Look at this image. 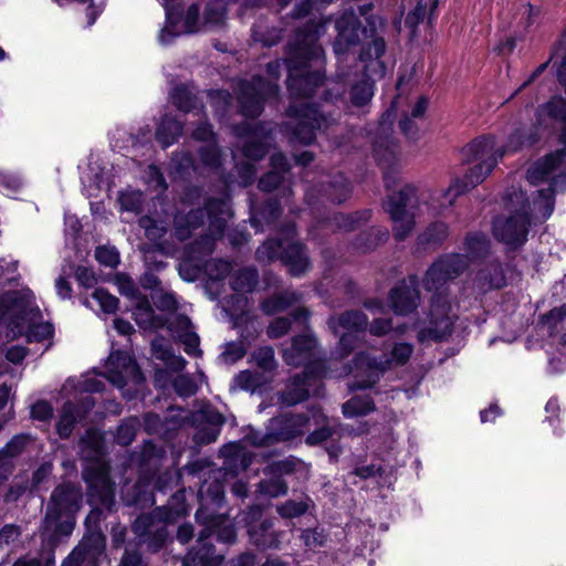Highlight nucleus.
<instances>
[{
    "label": "nucleus",
    "mask_w": 566,
    "mask_h": 566,
    "mask_svg": "<svg viewBox=\"0 0 566 566\" xmlns=\"http://www.w3.org/2000/svg\"><path fill=\"white\" fill-rule=\"evenodd\" d=\"M538 139L537 127L524 124H517L512 128L506 144L502 147H496L495 137L491 135L475 138L463 147L462 159L468 164L473 161L476 164L467 171L463 179L455 178L444 196L448 197L452 193L453 197H458L476 187L491 174L506 151H517L524 147H531Z\"/></svg>",
    "instance_id": "nucleus-1"
},
{
    "label": "nucleus",
    "mask_w": 566,
    "mask_h": 566,
    "mask_svg": "<svg viewBox=\"0 0 566 566\" xmlns=\"http://www.w3.org/2000/svg\"><path fill=\"white\" fill-rule=\"evenodd\" d=\"M324 30V24L308 21L289 44L286 85L293 97H311L324 84V51L318 44Z\"/></svg>",
    "instance_id": "nucleus-2"
},
{
    "label": "nucleus",
    "mask_w": 566,
    "mask_h": 566,
    "mask_svg": "<svg viewBox=\"0 0 566 566\" xmlns=\"http://www.w3.org/2000/svg\"><path fill=\"white\" fill-rule=\"evenodd\" d=\"M468 269L467 258L460 253H448L437 259L427 270L422 279L423 289L431 292L427 329L428 336L442 340L453 331L451 300L446 286Z\"/></svg>",
    "instance_id": "nucleus-3"
},
{
    "label": "nucleus",
    "mask_w": 566,
    "mask_h": 566,
    "mask_svg": "<svg viewBox=\"0 0 566 566\" xmlns=\"http://www.w3.org/2000/svg\"><path fill=\"white\" fill-rule=\"evenodd\" d=\"M82 504L83 490L78 482L62 481L55 485L42 521V536L50 546H57L73 533Z\"/></svg>",
    "instance_id": "nucleus-4"
},
{
    "label": "nucleus",
    "mask_w": 566,
    "mask_h": 566,
    "mask_svg": "<svg viewBox=\"0 0 566 566\" xmlns=\"http://www.w3.org/2000/svg\"><path fill=\"white\" fill-rule=\"evenodd\" d=\"M296 224L293 221L284 222L277 237L268 239L255 251V259L262 263H272L280 260L287 269L290 275L300 277L312 268L307 247L295 240Z\"/></svg>",
    "instance_id": "nucleus-5"
},
{
    "label": "nucleus",
    "mask_w": 566,
    "mask_h": 566,
    "mask_svg": "<svg viewBox=\"0 0 566 566\" xmlns=\"http://www.w3.org/2000/svg\"><path fill=\"white\" fill-rule=\"evenodd\" d=\"M506 216H497L492 221L495 240L511 250L523 247L528 237L531 222V201L525 191L512 187L505 193Z\"/></svg>",
    "instance_id": "nucleus-6"
},
{
    "label": "nucleus",
    "mask_w": 566,
    "mask_h": 566,
    "mask_svg": "<svg viewBox=\"0 0 566 566\" xmlns=\"http://www.w3.org/2000/svg\"><path fill=\"white\" fill-rule=\"evenodd\" d=\"M81 478L86 484V501L92 506L85 524L96 526L107 514L117 511L115 501V483L109 475V469L98 462H92L82 469Z\"/></svg>",
    "instance_id": "nucleus-7"
},
{
    "label": "nucleus",
    "mask_w": 566,
    "mask_h": 566,
    "mask_svg": "<svg viewBox=\"0 0 566 566\" xmlns=\"http://www.w3.org/2000/svg\"><path fill=\"white\" fill-rule=\"evenodd\" d=\"M265 72L271 80L262 75H253L251 80H242L238 84V103L240 113L244 117H259L264 109V103L279 95L280 86L276 80L281 75V63L279 61L266 63Z\"/></svg>",
    "instance_id": "nucleus-8"
},
{
    "label": "nucleus",
    "mask_w": 566,
    "mask_h": 566,
    "mask_svg": "<svg viewBox=\"0 0 566 566\" xmlns=\"http://www.w3.org/2000/svg\"><path fill=\"white\" fill-rule=\"evenodd\" d=\"M386 42L382 38H375L359 52L358 59L363 64L364 78L350 87L349 98L354 106L363 107L373 97V81L375 77H384L386 64L380 57L385 54Z\"/></svg>",
    "instance_id": "nucleus-9"
},
{
    "label": "nucleus",
    "mask_w": 566,
    "mask_h": 566,
    "mask_svg": "<svg viewBox=\"0 0 566 566\" xmlns=\"http://www.w3.org/2000/svg\"><path fill=\"white\" fill-rule=\"evenodd\" d=\"M241 522L248 542L260 552L280 551L285 532L275 527V518L265 514L261 504L249 505L242 512Z\"/></svg>",
    "instance_id": "nucleus-10"
},
{
    "label": "nucleus",
    "mask_w": 566,
    "mask_h": 566,
    "mask_svg": "<svg viewBox=\"0 0 566 566\" xmlns=\"http://www.w3.org/2000/svg\"><path fill=\"white\" fill-rule=\"evenodd\" d=\"M419 200L416 188L410 184L400 185L391 177V235L403 241L416 226Z\"/></svg>",
    "instance_id": "nucleus-11"
},
{
    "label": "nucleus",
    "mask_w": 566,
    "mask_h": 566,
    "mask_svg": "<svg viewBox=\"0 0 566 566\" xmlns=\"http://www.w3.org/2000/svg\"><path fill=\"white\" fill-rule=\"evenodd\" d=\"M545 107L547 115L563 125L559 135L563 147L538 159L527 169L526 178L534 185L547 178L558 165L566 163V99L554 97Z\"/></svg>",
    "instance_id": "nucleus-12"
},
{
    "label": "nucleus",
    "mask_w": 566,
    "mask_h": 566,
    "mask_svg": "<svg viewBox=\"0 0 566 566\" xmlns=\"http://www.w3.org/2000/svg\"><path fill=\"white\" fill-rule=\"evenodd\" d=\"M168 522L155 511L139 514L132 523L130 530L135 535L134 545L144 546L147 553L157 554L172 542Z\"/></svg>",
    "instance_id": "nucleus-13"
},
{
    "label": "nucleus",
    "mask_w": 566,
    "mask_h": 566,
    "mask_svg": "<svg viewBox=\"0 0 566 566\" xmlns=\"http://www.w3.org/2000/svg\"><path fill=\"white\" fill-rule=\"evenodd\" d=\"M286 113L295 119L291 124L292 139L303 145H311L316 138V132L327 123L326 116L315 103L291 104Z\"/></svg>",
    "instance_id": "nucleus-14"
},
{
    "label": "nucleus",
    "mask_w": 566,
    "mask_h": 566,
    "mask_svg": "<svg viewBox=\"0 0 566 566\" xmlns=\"http://www.w3.org/2000/svg\"><path fill=\"white\" fill-rule=\"evenodd\" d=\"M0 307L9 316L6 337L14 339L24 334L25 323L33 311V295L28 291H9L0 297Z\"/></svg>",
    "instance_id": "nucleus-15"
},
{
    "label": "nucleus",
    "mask_w": 566,
    "mask_h": 566,
    "mask_svg": "<svg viewBox=\"0 0 566 566\" xmlns=\"http://www.w3.org/2000/svg\"><path fill=\"white\" fill-rule=\"evenodd\" d=\"M387 364H389V358L386 354L380 359L365 352L356 354L348 365V371L353 375V380L348 385L349 389L354 391L373 387L379 376L385 373Z\"/></svg>",
    "instance_id": "nucleus-16"
},
{
    "label": "nucleus",
    "mask_w": 566,
    "mask_h": 566,
    "mask_svg": "<svg viewBox=\"0 0 566 566\" xmlns=\"http://www.w3.org/2000/svg\"><path fill=\"white\" fill-rule=\"evenodd\" d=\"M310 423L305 413H283L273 417L268 423V441L261 444H275L286 442L302 436Z\"/></svg>",
    "instance_id": "nucleus-17"
},
{
    "label": "nucleus",
    "mask_w": 566,
    "mask_h": 566,
    "mask_svg": "<svg viewBox=\"0 0 566 566\" xmlns=\"http://www.w3.org/2000/svg\"><path fill=\"white\" fill-rule=\"evenodd\" d=\"M321 376V366H306L302 373L290 378L284 389L279 392V401L292 407L307 400L311 387Z\"/></svg>",
    "instance_id": "nucleus-18"
},
{
    "label": "nucleus",
    "mask_w": 566,
    "mask_h": 566,
    "mask_svg": "<svg viewBox=\"0 0 566 566\" xmlns=\"http://www.w3.org/2000/svg\"><path fill=\"white\" fill-rule=\"evenodd\" d=\"M190 421L196 427L195 442L198 444H209L219 437L226 418L216 407L206 405L192 412Z\"/></svg>",
    "instance_id": "nucleus-19"
},
{
    "label": "nucleus",
    "mask_w": 566,
    "mask_h": 566,
    "mask_svg": "<svg viewBox=\"0 0 566 566\" xmlns=\"http://www.w3.org/2000/svg\"><path fill=\"white\" fill-rule=\"evenodd\" d=\"M337 36L334 42V52L345 54L349 46L356 45L361 38L367 36V29L361 27L360 20L353 8L345 10L335 23Z\"/></svg>",
    "instance_id": "nucleus-20"
},
{
    "label": "nucleus",
    "mask_w": 566,
    "mask_h": 566,
    "mask_svg": "<svg viewBox=\"0 0 566 566\" xmlns=\"http://www.w3.org/2000/svg\"><path fill=\"white\" fill-rule=\"evenodd\" d=\"M73 549L84 566H101L106 557V536L101 530H88Z\"/></svg>",
    "instance_id": "nucleus-21"
},
{
    "label": "nucleus",
    "mask_w": 566,
    "mask_h": 566,
    "mask_svg": "<svg viewBox=\"0 0 566 566\" xmlns=\"http://www.w3.org/2000/svg\"><path fill=\"white\" fill-rule=\"evenodd\" d=\"M207 533H199L196 544L182 558V566H221L224 554L218 552Z\"/></svg>",
    "instance_id": "nucleus-22"
},
{
    "label": "nucleus",
    "mask_w": 566,
    "mask_h": 566,
    "mask_svg": "<svg viewBox=\"0 0 566 566\" xmlns=\"http://www.w3.org/2000/svg\"><path fill=\"white\" fill-rule=\"evenodd\" d=\"M196 521L203 526L199 533H207L212 543L217 541L233 544L237 541V528L226 513H208L206 518H196Z\"/></svg>",
    "instance_id": "nucleus-23"
},
{
    "label": "nucleus",
    "mask_w": 566,
    "mask_h": 566,
    "mask_svg": "<svg viewBox=\"0 0 566 566\" xmlns=\"http://www.w3.org/2000/svg\"><path fill=\"white\" fill-rule=\"evenodd\" d=\"M420 300L416 277L403 280L395 289H391V311L397 315L406 316L416 312Z\"/></svg>",
    "instance_id": "nucleus-24"
},
{
    "label": "nucleus",
    "mask_w": 566,
    "mask_h": 566,
    "mask_svg": "<svg viewBox=\"0 0 566 566\" xmlns=\"http://www.w3.org/2000/svg\"><path fill=\"white\" fill-rule=\"evenodd\" d=\"M199 507L196 518H206L208 513H216L224 504V484L219 476L202 482L198 491Z\"/></svg>",
    "instance_id": "nucleus-25"
},
{
    "label": "nucleus",
    "mask_w": 566,
    "mask_h": 566,
    "mask_svg": "<svg viewBox=\"0 0 566 566\" xmlns=\"http://www.w3.org/2000/svg\"><path fill=\"white\" fill-rule=\"evenodd\" d=\"M223 463L219 469V476L233 479L244 472L252 463L253 455L239 443H229L220 449Z\"/></svg>",
    "instance_id": "nucleus-26"
},
{
    "label": "nucleus",
    "mask_w": 566,
    "mask_h": 566,
    "mask_svg": "<svg viewBox=\"0 0 566 566\" xmlns=\"http://www.w3.org/2000/svg\"><path fill=\"white\" fill-rule=\"evenodd\" d=\"M107 379L117 386L126 384V375L132 374L136 382L144 380L143 374L136 361L126 353L117 350L112 353L106 361Z\"/></svg>",
    "instance_id": "nucleus-27"
},
{
    "label": "nucleus",
    "mask_w": 566,
    "mask_h": 566,
    "mask_svg": "<svg viewBox=\"0 0 566 566\" xmlns=\"http://www.w3.org/2000/svg\"><path fill=\"white\" fill-rule=\"evenodd\" d=\"M122 501L125 506L136 510L151 507L156 503L153 481L149 476L143 475L132 485L122 489Z\"/></svg>",
    "instance_id": "nucleus-28"
},
{
    "label": "nucleus",
    "mask_w": 566,
    "mask_h": 566,
    "mask_svg": "<svg viewBox=\"0 0 566 566\" xmlns=\"http://www.w3.org/2000/svg\"><path fill=\"white\" fill-rule=\"evenodd\" d=\"M94 407V400L86 397L81 403L65 401L62 406L59 420L56 422V432L61 439H69L75 428V424Z\"/></svg>",
    "instance_id": "nucleus-29"
},
{
    "label": "nucleus",
    "mask_w": 566,
    "mask_h": 566,
    "mask_svg": "<svg viewBox=\"0 0 566 566\" xmlns=\"http://www.w3.org/2000/svg\"><path fill=\"white\" fill-rule=\"evenodd\" d=\"M316 345L317 340L314 336L307 334L296 335L292 338L291 345L283 348V360L293 367L310 366L308 363L315 355Z\"/></svg>",
    "instance_id": "nucleus-30"
},
{
    "label": "nucleus",
    "mask_w": 566,
    "mask_h": 566,
    "mask_svg": "<svg viewBox=\"0 0 566 566\" xmlns=\"http://www.w3.org/2000/svg\"><path fill=\"white\" fill-rule=\"evenodd\" d=\"M339 438L340 424H324L310 432L305 438V443L310 447H324L329 460L336 462L342 453V447L338 444Z\"/></svg>",
    "instance_id": "nucleus-31"
},
{
    "label": "nucleus",
    "mask_w": 566,
    "mask_h": 566,
    "mask_svg": "<svg viewBox=\"0 0 566 566\" xmlns=\"http://www.w3.org/2000/svg\"><path fill=\"white\" fill-rule=\"evenodd\" d=\"M473 284L482 293L504 287L506 275L502 262L499 259L488 262L478 271Z\"/></svg>",
    "instance_id": "nucleus-32"
},
{
    "label": "nucleus",
    "mask_w": 566,
    "mask_h": 566,
    "mask_svg": "<svg viewBox=\"0 0 566 566\" xmlns=\"http://www.w3.org/2000/svg\"><path fill=\"white\" fill-rule=\"evenodd\" d=\"M327 326L335 336L339 335L340 328L353 333H364L368 326V317L359 310H349L339 315L329 316Z\"/></svg>",
    "instance_id": "nucleus-33"
},
{
    "label": "nucleus",
    "mask_w": 566,
    "mask_h": 566,
    "mask_svg": "<svg viewBox=\"0 0 566 566\" xmlns=\"http://www.w3.org/2000/svg\"><path fill=\"white\" fill-rule=\"evenodd\" d=\"M136 324L144 331H158L164 328L168 318L165 315L156 314L147 296H140L136 302L134 312Z\"/></svg>",
    "instance_id": "nucleus-34"
},
{
    "label": "nucleus",
    "mask_w": 566,
    "mask_h": 566,
    "mask_svg": "<svg viewBox=\"0 0 566 566\" xmlns=\"http://www.w3.org/2000/svg\"><path fill=\"white\" fill-rule=\"evenodd\" d=\"M321 192L328 201L340 205L350 197L352 187L345 175L337 172L322 182Z\"/></svg>",
    "instance_id": "nucleus-35"
},
{
    "label": "nucleus",
    "mask_w": 566,
    "mask_h": 566,
    "mask_svg": "<svg viewBox=\"0 0 566 566\" xmlns=\"http://www.w3.org/2000/svg\"><path fill=\"white\" fill-rule=\"evenodd\" d=\"M203 210L209 220V232L214 233L217 237H223L227 228V202L220 198H209L205 202Z\"/></svg>",
    "instance_id": "nucleus-36"
},
{
    "label": "nucleus",
    "mask_w": 566,
    "mask_h": 566,
    "mask_svg": "<svg viewBox=\"0 0 566 566\" xmlns=\"http://www.w3.org/2000/svg\"><path fill=\"white\" fill-rule=\"evenodd\" d=\"M182 132L184 123L178 120L177 117L171 114H165L156 128L155 137L165 149L178 142Z\"/></svg>",
    "instance_id": "nucleus-37"
},
{
    "label": "nucleus",
    "mask_w": 566,
    "mask_h": 566,
    "mask_svg": "<svg viewBox=\"0 0 566 566\" xmlns=\"http://www.w3.org/2000/svg\"><path fill=\"white\" fill-rule=\"evenodd\" d=\"M555 208V188L549 185L547 188L536 191V196L531 202V220H547Z\"/></svg>",
    "instance_id": "nucleus-38"
},
{
    "label": "nucleus",
    "mask_w": 566,
    "mask_h": 566,
    "mask_svg": "<svg viewBox=\"0 0 566 566\" xmlns=\"http://www.w3.org/2000/svg\"><path fill=\"white\" fill-rule=\"evenodd\" d=\"M301 298V293L285 290L263 300L260 304V308L265 315H274L298 303Z\"/></svg>",
    "instance_id": "nucleus-39"
},
{
    "label": "nucleus",
    "mask_w": 566,
    "mask_h": 566,
    "mask_svg": "<svg viewBox=\"0 0 566 566\" xmlns=\"http://www.w3.org/2000/svg\"><path fill=\"white\" fill-rule=\"evenodd\" d=\"M153 511H155L157 514H159L170 523H174L178 518L187 515L189 509L186 502L185 490H177L174 494L170 495L165 505L157 506Z\"/></svg>",
    "instance_id": "nucleus-40"
},
{
    "label": "nucleus",
    "mask_w": 566,
    "mask_h": 566,
    "mask_svg": "<svg viewBox=\"0 0 566 566\" xmlns=\"http://www.w3.org/2000/svg\"><path fill=\"white\" fill-rule=\"evenodd\" d=\"M170 98L176 108L182 113L200 112L203 109L202 101L186 84L176 85Z\"/></svg>",
    "instance_id": "nucleus-41"
},
{
    "label": "nucleus",
    "mask_w": 566,
    "mask_h": 566,
    "mask_svg": "<svg viewBox=\"0 0 566 566\" xmlns=\"http://www.w3.org/2000/svg\"><path fill=\"white\" fill-rule=\"evenodd\" d=\"M310 312L305 307H297L287 316L276 317L268 328V335L270 338H280L289 333L292 323L304 324L307 322Z\"/></svg>",
    "instance_id": "nucleus-42"
},
{
    "label": "nucleus",
    "mask_w": 566,
    "mask_h": 566,
    "mask_svg": "<svg viewBox=\"0 0 566 566\" xmlns=\"http://www.w3.org/2000/svg\"><path fill=\"white\" fill-rule=\"evenodd\" d=\"M449 235V228L444 222L430 223L417 238L418 247L423 250L437 249Z\"/></svg>",
    "instance_id": "nucleus-43"
},
{
    "label": "nucleus",
    "mask_w": 566,
    "mask_h": 566,
    "mask_svg": "<svg viewBox=\"0 0 566 566\" xmlns=\"http://www.w3.org/2000/svg\"><path fill=\"white\" fill-rule=\"evenodd\" d=\"M464 250L467 262L484 258L490 250V240L483 232H470L464 238Z\"/></svg>",
    "instance_id": "nucleus-44"
},
{
    "label": "nucleus",
    "mask_w": 566,
    "mask_h": 566,
    "mask_svg": "<svg viewBox=\"0 0 566 566\" xmlns=\"http://www.w3.org/2000/svg\"><path fill=\"white\" fill-rule=\"evenodd\" d=\"M221 238L222 237L214 235V233L212 232L208 234H202L193 242L186 245L185 252L190 259L201 261L208 255L212 254L216 245V240Z\"/></svg>",
    "instance_id": "nucleus-45"
},
{
    "label": "nucleus",
    "mask_w": 566,
    "mask_h": 566,
    "mask_svg": "<svg viewBox=\"0 0 566 566\" xmlns=\"http://www.w3.org/2000/svg\"><path fill=\"white\" fill-rule=\"evenodd\" d=\"M259 284V272L254 268H243L230 279V286L239 293H251Z\"/></svg>",
    "instance_id": "nucleus-46"
},
{
    "label": "nucleus",
    "mask_w": 566,
    "mask_h": 566,
    "mask_svg": "<svg viewBox=\"0 0 566 566\" xmlns=\"http://www.w3.org/2000/svg\"><path fill=\"white\" fill-rule=\"evenodd\" d=\"M373 156L381 167L384 186L389 189V140L385 136H377L373 144Z\"/></svg>",
    "instance_id": "nucleus-47"
},
{
    "label": "nucleus",
    "mask_w": 566,
    "mask_h": 566,
    "mask_svg": "<svg viewBox=\"0 0 566 566\" xmlns=\"http://www.w3.org/2000/svg\"><path fill=\"white\" fill-rule=\"evenodd\" d=\"M375 409L373 399L369 396H354L343 407V415L346 418H354L368 415Z\"/></svg>",
    "instance_id": "nucleus-48"
},
{
    "label": "nucleus",
    "mask_w": 566,
    "mask_h": 566,
    "mask_svg": "<svg viewBox=\"0 0 566 566\" xmlns=\"http://www.w3.org/2000/svg\"><path fill=\"white\" fill-rule=\"evenodd\" d=\"M251 32L253 41L261 43L265 48L276 45L282 39L280 29L269 28L262 22L253 24Z\"/></svg>",
    "instance_id": "nucleus-49"
},
{
    "label": "nucleus",
    "mask_w": 566,
    "mask_h": 566,
    "mask_svg": "<svg viewBox=\"0 0 566 566\" xmlns=\"http://www.w3.org/2000/svg\"><path fill=\"white\" fill-rule=\"evenodd\" d=\"M312 500L306 496L303 501L286 500L276 506V512L282 518H294L304 515L310 507Z\"/></svg>",
    "instance_id": "nucleus-50"
},
{
    "label": "nucleus",
    "mask_w": 566,
    "mask_h": 566,
    "mask_svg": "<svg viewBox=\"0 0 566 566\" xmlns=\"http://www.w3.org/2000/svg\"><path fill=\"white\" fill-rule=\"evenodd\" d=\"M166 455V450L163 444L155 443L153 440L144 442L140 452V462L144 465L155 467Z\"/></svg>",
    "instance_id": "nucleus-51"
},
{
    "label": "nucleus",
    "mask_w": 566,
    "mask_h": 566,
    "mask_svg": "<svg viewBox=\"0 0 566 566\" xmlns=\"http://www.w3.org/2000/svg\"><path fill=\"white\" fill-rule=\"evenodd\" d=\"M263 385V375L251 370H242L233 378V387L254 392Z\"/></svg>",
    "instance_id": "nucleus-52"
},
{
    "label": "nucleus",
    "mask_w": 566,
    "mask_h": 566,
    "mask_svg": "<svg viewBox=\"0 0 566 566\" xmlns=\"http://www.w3.org/2000/svg\"><path fill=\"white\" fill-rule=\"evenodd\" d=\"M289 486L281 475L261 480L258 484V491L270 497H279L287 493Z\"/></svg>",
    "instance_id": "nucleus-53"
},
{
    "label": "nucleus",
    "mask_w": 566,
    "mask_h": 566,
    "mask_svg": "<svg viewBox=\"0 0 566 566\" xmlns=\"http://www.w3.org/2000/svg\"><path fill=\"white\" fill-rule=\"evenodd\" d=\"M382 235L384 234L380 232V230H377L375 228H371L367 231H363L356 237L354 241V247L361 253L369 252L376 249V247L381 241Z\"/></svg>",
    "instance_id": "nucleus-54"
},
{
    "label": "nucleus",
    "mask_w": 566,
    "mask_h": 566,
    "mask_svg": "<svg viewBox=\"0 0 566 566\" xmlns=\"http://www.w3.org/2000/svg\"><path fill=\"white\" fill-rule=\"evenodd\" d=\"M144 261L147 270L161 271L167 266V262L159 260L157 254H165V247L163 243L148 244L143 248Z\"/></svg>",
    "instance_id": "nucleus-55"
},
{
    "label": "nucleus",
    "mask_w": 566,
    "mask_h": 566,
    "mask_svg": "<svg viewBox=\"0 0 566 566\" xmlns=\"http://www.w3.org/2000/svg\"><path fill=\"white\" fill-rule=\"evenodd\" d=\"M427 13V3L424 0H418L417 6L405 18V27L409 30L410 40L418 35V25L424 20Z\"/></svg>",
    "instance_id": "nucleus-56"
},
{
    "label": "nucleus",
    "mask_w": 566,
    "mask_h": 566,
    "mask_svg": "<svg viewBox=\"0 0 566 566\" xmlns=\"http://www.w3.org/2000/svg\"><path fill=\"white\" fill-rule=\"evenodd\" d=\"M150 298L154 306L160 312L175 313L178 310V301L174 293L157 289L151 292Z\"/></svg>",
    "instance_id": "nucleus-57"
},
{
    "label": "nucleus",
    "mask_w": 566,
    "mask_h": 566,
    "mask_svg": "<svg viewBox=\"0 0 566 566\" xmlns=\"http://www.w3.org/2000/svg\"><path fill=\"white\" fill-rule=\"evenodd\" d=\"M118 202L122 210L134 212L136 214L142 213L144 209V196L143 192L136 190H128L120 192Z\"/></svg>",
    "instance_id": "nucleus-58"
},
{
    "label": "nucleus",
    "mask_w": 566,
    "mask_h": 566,
    "mask_svg": "<svg viewBox=\"0 0 566 566\" xmlns=\"http://www.w3.org/2000/svg\"><path fill=\"white\" fill-rule=\"evenodd\" d=\"M138 427V421L134 418L126 419L117 427L115 440L119 446H129L135 437Z\"/></svg>",
    "instance_id": "nucleus-59"
},
{
    "label": "nucleus",
    "mask_w": 566,
    "mask_h": 566,
    "mask_svg": "<svg viewBox=\"0 0 566 566\" xmlns=\"http://www.w3.org/2000/svg\"><path fill=\"white\" fill-rule=\"evenodd\" d=\"M180 474L172 470H166L158 474L155 482H153L154 493L159 492L166 494L171 491L180 482Z\"/></svg>",
    "instance_id": "nucleus-60"
},
{
    "label": "nucleus",
    "mask_w": 566,
    "mask_h": 566,
    "mask_svg": "<svg viewBox=\"0 0 566 566\" xmlns=\"http://www.w3.org/2000/svg\"><path fill=\"white\" fill-rule=\"evenodd\" d=\"M242 153L244 157L259 161L268 155L269 144L264 140L250 138L244 143Z\"/></svg>",
    "instance_id": "nucleus-61"
},
{
    "label": "nucleus",
    "mask_w": 566,
    "mask_h": 566,
    "mask_svg": "<svg viewBox=\"0 0 566 566\" xmlns=\"http://www.w3.org/2000/svg\"><path fill=\"white\" fill-rule=\"evenodd\" d=\"M327 537L328 535L325 533V531L319 527L302 530L300 536L308 549L323 547L327 542Z\"/></svg>",
    "instance_id": "nucleus-62"
},
{
    "label": "nucleus",
    "mask_w": 566,
    "mask_h": 566,
    "mask_svg": "<svg viewBox=\"0 0 566 566\" xmlns=\"http://www.w3.org/2000/svg\"><path fill=\"white\" fill-rule=\"evenodd\" d=\"M171 172L184 178L193 167V158L189 153L175 154L170 161Z\"/></svg>",
    "instance_id": "nucleus-63"
},
{
    "label": "nucleus",
    "mask_w": 566,
    "mask_h": 566,
    "mask_svg": "<svg viewBox=\"0 0 566 566\" xmlns=\"http://www.w3.org/2000/svg\"><path fill=\"white\" fill-rule=\"evenodd\" d=\"M118 566H148V564L144 560L140 548H138L137 545H134L133 542H128L125 546Z\"/></svg>",
    "instance_id": "nucleus-64"
}]
</instances>
